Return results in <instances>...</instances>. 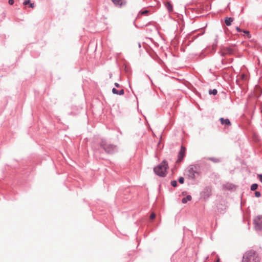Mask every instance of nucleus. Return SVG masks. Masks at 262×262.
<instances>
[{
	"instance_id": "nucleus-1",
	"label": "nucleus",
	"mask_w": 262,
	"mask_h": 262,
	"mask_svg": "<svg viewBox=\"0 0 262 262\" xmlns=\"http://www.w3.org/2000/svg\"><path fill=\"white\" fill-rule=\"evenodd\" d=\"M99 144L100 147L107 154L112 155L118 151L117 146L111 143L106 139H102Z\"/></svg>"
},
{
	"instance_id": "nucleus-2",
	"label": "nucleus",
	"mask_w": 262,
	"mask_h": 262,
	"mask_svg": "<svg viewBox=\"0 0 262 262\" xmlns=\"http://www.w3.org/2000/svg\"><path fill=\"white\" fill-rule=\"evenodd\" d=\"M168 168V163L166 160H164L161 163L154 167V171L157 176L164 177L166 176V170Z\"/></svg>"
},
{
	"instance_id": "nucleus-3",
	"label": "nucleus",
	"mask_w": 262,
	"mask_h": 262,
	"mask_svg": "<svg viewBox=\"0 0 262 262\" xmlns=\"http://www.w3.org/2000/svg\"><path fill=\"white\" fill-rule=\"evenodd\" d=\"M242 262H260V259L256 251L251 250L243 255Z\"/></svg>"
},
{
	"instance_id": "nucleus-4",
	"label": "nucleus",
	"mask_w": 262,
	"mask_h": 262,
	"mask_svg": "<svg viewBox=\"0 0 262 262\" xmlns=\"http://www.w3.org/2000/svg\"><path fill=\"white\" fill-rule=\"evenodd\" d=\"M196 166L195 165H190L185 170V174L190 180H194L195 179V174H199V173L196 171Z\"/></svg>"
},
{
	"instance_id": "nucleus-5",
	"label": "nucleus",
	"mask_w": 262,
	"mask_h": 262,
	"mask_svg": "<svg viewBox=\"0 0 262 262\" xmlns=\"http://www.w3.org/2000/svg\"><path fill=\"white\" fill-rule=\"evenodd\" d=\"M254 227L256 231H261L262 230V215H258L253 219Z\"/></svg>"
},
{
	"instance_id": "nucleus-6",
	"label": "nucleus",
	"mask_w": 262,
	"mask_h": 262,
	"mask_svg": "<svg viewBox=\"0 0 262 262\" xmlns=\"http://www.w3.org/2000/svg\"><path fill=\"white\" fill-rule=\"evenodd\" d=\"M185 148L183 146H181V149L178 153V159L177 162H181L184 159L185 155Z\"/></svg>"
},
{
	"instance_id": "nucleus-7",
	"label": "nucleus",
	"mask_w": 262,
	"mask_h": 262,
	"mask_svg": "<svg viewBox=\"0 0 262 262\" xmlns=\"http://www.w3.org/2000/svg\"><path fill=\"white\" fill-rule=\"evenodd\" d=\"M116 6L121 7L125 4L124 0H111Z\"/></svg>"
},
{
	"instance_id": "nucleus-8",
	"label": "nucleus",
	"mask_w": 262,
	"mask_h": 262,
	"mask_svg": "<svg viewBox=\"0 0 262 262\" xmlns=\"http://www.w3.org/2000/svg\"><path fill=\"white\" fill-rule=\"evenodd\" d=\"M220 120L222 124H224L227 126H229L231 125L230 121L228 119H225L223 118H221Z\"/></svg>"
},
{
	"instance_id": "nucleus-9",
	"label": "nucleus",
	"mask_w": 262,
	"mask_h": 262,
	"mask_svg": "<svg viewBox=\"0 0 262 262\" xmlns=\"http://www.w3.org/2000/svg\"><path fill=\"white\" fill-rule=\"evenodd\" d=\"M217 210H218L219 212H220L221 213H224V211L226 209L225 206L220 204L217 206Z\"/></svg>"
},
{
	"instance_id": "nucleus-10",
	"label": "nucleus",
	"mask_w": 262,
	"mask_h": 262,
	"mask_svg": "<svg viewBox=\"0 0 262 262\" xmlns=\"http://www.w3.org/2000/svg\"><path fill=\"white\" fill-rule=\"evenodd\" d=\"M192 198L190 195H188L186 197L183 198L182 199V202L184 204L186 203L188 201H189L191 200Z\"/></svg>"
},
{
	"instance_id": "nucleus-11",
	"label": "nucleus",
	"mask_w": 262,
	"mask_h": 262,
	"mask_svg": "<svg viewBox=\"0 0 262 262\" xmlns=\"http://www.w3.org/2000/svg\"><path fill=\"white\" fill-rule=\"evenodd\" d=\"M166 8L169 12H172L173 10L172 6L169 2H167L165 5Z\"/></svg>"
},
{
	"instance_id": "nucleus-12",
	"label": "nucleus",
	"mask_w": 262,
	"mask_h": 262,
	"mask_svg": "<svg viewBox=\"0 0 262 262\" xmlns=\"http://www.w3.org/2000/svg\"><path fill=\"white\" fill-rule=\"evenodd\" d=\"M211 161L213 163H217L221 162V160L219 158H214V157H209L207 159Z\"/></svg>"
},
{
	"instance_id": "nucleus-13",
	"label": "nucleus",
	"mask_w": 262,
	"mask_h": 262,
	"mask_svg": "<svg viewBox=\"0 0 262 262\" xmlns=\"http://www.w3.org/2000/svg\"><path fill=\"white\" fill-rule=\"evenodd\" d=\"M23 4L24 5H29V7L31 8H34V3H31L30 2V0H26Z\"/></svg>"
},
{
	"instance_id": "nucleus-14",
	"label": "nucleus",
	"mask_w": 262,
	"mask_h": 262,
	"mask_svg": "<svg viewBox=\"0 0 262 262\" xmlns=\"http://www.w3.org/2000/svg\"><path fill=\"white\" fill-rule=\"evenodd\" d=\"M232 21L233 19L231 17H227L225 20V23L228 26H230Z\"/></svg>"
},
{
	"instance_id": "nucleus-15",
	"label": "nucleus",
	"mask_w": 262,
	"mask_h": 262,
	"mask_svg": "<svg viewBox=\"0 0 262 262\" xmlns=\"http://www.w3.org/2000/svg\"><path fill=\"white\" fill-rule=\"evenodd\" d=\"M257 187H258V185L256 183H254V184H253L251 186V190L252 191H254L256 189H257Z\"/></svg>"
},
{
	"instance_id": "nucleus-16",
	"label": "nucleus",
	"mask_w": 262,
	"mask_h": 262,
	"mask_svg": "<svg viewBox=\"0 0 262 262\" xmlns=\"http://www.w3.org/2000/svg\"><path fill=\"white\" fill-rule=\"evenodd\" d=\"M242 80L246 81L248 79V76L245 74H242L241 76Z\"/></svg>"
},
{
	"instance_id": "nucleus-17",
	"label": "nucleus",
	"mask_w": 262,
	"mask_h": 262,
	"mask_svg": "<svg viewBox=\"0 0 262 262\" xmlns=\"http://www.w3.org/2000/svg\"><path fill=\"white\" fill-rule=\"evenodd\" d=\"M217 93V91L216 89H213L212 90H210L209 92V94H212L213 95H215Z\"/></svg>"
},
{
	"instance_id": "nucleus-18",
	"label": "nucleus",
	"mask_w": 262,
	"mask_h": 262,
	"mask_svg": "<svg viewBox=\"0 0 262 262\" xmlns=\"http://www.w3.org/2000/svg\"><path fill=\"white\" fill-rule=\"evenodd\" d=\"M170 184L171 186H172L174 187H176L177 186V182L176 180L171 181Z\"/></svg>"
},
{
	"instance_id": "nucleus-19",
	"label": "nucleus",
	"mask_w": 262,
	"mask_h": 262,
	"mask_svg": "<svg viewBox=\"0 0 262 262\" xmlns=\"http://www.w3.org/2000/svg\"><path fill=\"white\" fill-rule=\"evenodd\" d=\"M179 182L180 184H182L184 183V178L182 177H180L179 178Z\"/></svg>"
},
{
	"instance_id": "nucleus-20",
	"label": "nucleus",
	"mask_w": 262,
	"mask_h": 262,
	"mask_svg": "<svg viewBox=\"0 0 262 262\" xmlns=\"http://www.w3.org/2000/svg\"><path fill=\"white\" fill-rule=\"evenodd\" d=\"M205 191H206V192L208 193L207 195V196H209L210 195V193L211 192V189L209 187L206 188L205 189Z\"/></svg>"
},
{
	"instance_id": "nucleus-21",
	"label": "nucleus",
	"mask_w": 262,
	"mask_h": 262,
	"mask_svg": "<svg viewBox=\"0 0 262 262\" xmlns=\"http://www.w3.org/2000/svg\"><path fill=\"white\" fill-rule=\"evenodd\" d=\"M232 53V50L231 49H227V51H226L225 52H224L223 54H227V53H229V54H231Z\"/></svg>"
},
{
	"instance_id": "nucleus-22",
	"label": "nucleus",
	"mask_w": 262,
	"mask_h": 262,
	"mask_svg": "<svg viewBox=\"0 0 262 262\" xmlns=\"http://www.w3.org/2000/svg\"><path fill=\"white\" fill-rule=\"evenodd\" d=\"M255 196L257 198H259L261 196V193L259 191L255 192Z\"/></svg>"
},
{
	"instance_id": "nucleus-23",
	"label": "nucleus",
	"mask_w": 262,
	"mask_h": 262,
	"mask_svg": "<svg viewBox=\"0 0 262 262\" xmlns=\"http://www.w3.org/2000/svg\"><path fill=\"white\" fill-rule=\"evenodd\" d=\"M247 35V37L248 38H251V35L250 34V32L248 31H243Z\"/></svg>"
},
{
	"instance_id": "nucleus-24",
	"label": "nucleus",
	"mask_w": 262,
	"mask_h": 262,
	"mask_svg": "<svg viewBox=\"0 0 262 262\" xmlns=\"http://www.w3.org/2000/svg\"><path fill=\"white\" fill-rule=\"evenodd\" d=\"M112 92L115 94L118 95L119 92L117 90H116L115 88H113L112 90Z\"/></svg>"
},
{
	"instance_id": "nucleus-25",
	"label": "nucleus",
	"mask_w": 262,
	"mask_h": 262,
	"mask_svg": "<svg viewBox=\"0 0 262 262\" xmlns=\"http://www.w3.org/2000/svg\"><path fill=\"white\" fill-rule=\"evenodd\" d=\"M155 217H156V214H155V213H152L150 214V219L151 220H153V219H154L155 218Z\"/></svg>"
},
{
	"instance_id": "nucleus-26",
	"label": "nucleus",
	"mask_w": 262,
	"mask_h": 262,
	"mask_svg": "<svg viewBox=\"0 0 262 262\" xmlns=\"http://www.w3.org/2000/svg\"><path fill=\"white\" fill-rule=\"evenodd\" d=\"M258 177L259 178V181L262 183V174H258Z\"/></svg>"
},
{
	"instance_id": "nucleus-27",
	"label": "nucleus",
	"mask_w": 262,
	"mask_h": 262,
	"mask_svg": "<svg viewBox=\"0 0 262 262\" xmlns=\"http://www.w3.org/2000/svg\"><path fill=\"white\" fill-rule=\"evenodd\" d=\"M148 13V11L147 10H144L142 12H141V14H142V15H145L147 13Z\"/></svg>"
},
{
	"instance_id": "nucleus-28",
	"label": "nucleus",
	"mask_w": 262,
	"mask_h": 262,
	"mask_svg": "<svg viewBox=\"0 0 262 262\" xmlns=\"http://www.w3.org/2000/svg\"><path fill=\"white\" fill-rule=\"evenodd\" d=\"M8 3L10 5H12L14 4V0H9Z\"/></svg>"
},
{
	"instance_id": "nucleus-29",
	"label": "nucleus",
	"mask_w": 262,
	"mask_h": 262,
	"mask_svg": "<svg viewBox=\"0 0 262 262\" xmlns=\"http://www.w3.org/2000/svg\"><path fill=\"white\" fill-rule=\"evenodd\" d=\"M124 94V90H120L119 92V94L118 95H123Z\"/></svg>"
},
{
	"instance_id": "nucleus-30",
	"label": "nucleus",
	"mask_w": 262,
	"mask_h": 262,
	"mask_svg": "<svg viewBox=\"0 0 262 262\" xmlns=\"http://www.w3.org/2000/svg\"><path fill=\"white\" fill-rule=\"evenodd\" d=\"M236 30L239 32L242 31V30L238 27H236Z\"/></svg>"
},
{
	"instance_id": "nucleus-31",
	"label": "nucleus",
	"mask_w": 262,
	"mask_h": 262,
	"mask_svg": "<svg viewBox=\"0 0 262 262\" xmlns=\"http://www.w3.org/2000/svg\"><path fill=\"white\" fill-rule=\"evenodd\" d=\"M115 85L117 88H119L120 86L119 84L118 83H115Z\"/></svg>"
},
{
	"instance_id": "nucleus-32",
	"label": "nucleus",
	"mask_w": 262,
	"mask_h": 262,
	"mask_svg": "<svg viewBox=\"0 0 262 262\" xmlns=\"http://www.w3.org/2000/svg\"><path fill=\"white\" fill-rule=\"evenodd\" d=\"M138 47H139V48L141 47V44H140V43H138Z\"/></svg>"
}]
</instances>
